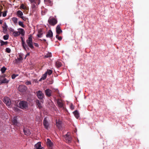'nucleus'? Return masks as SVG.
I'll return each instance as SVG.
<instances>
[{
    "mask_svg": "<svg viewBox=\"0 0 149 149\" xmlns=\"http://www.w3.org/2000/svg\"><path fill=\"white\" fill-rule=\"evenodd\" d=\"M43 40L45 42H46V40L45 39H43Z\"/></svg>",
    "mask_w": 149,
    "mask_h": 149,
    "instance_id": "5fc2aeb1",
    "label": "nucleus"
},
{
    "mask_svg": "<svg viewBox=\"0 0 149 149\" xmlns=\"http://www.w3.org/2000/svg\"><path fill=\"white\" fill-rule=\"evenodd\" d=\"M17 14L18 17H20L23 15V13L21 10H18L17 13Z\"/></svg>",
    "mask_w": 149,
    "mask_h": 149,
    "instance_id": "412c9836",
    "label": "nucleus"
},
{
    "mask_svg": "<svg viewBox=\"0 0 149 149\" xmlns=\"http://www.w3.org/2000/svg\"><path fill=\"white\" fill-rule=\"evenodd\" d=\"M12 34L13 36L16 37L19 36L20 35V33L19 32H18V31H14Z\"/></svg>",
    "mask_w": 149,
    "mask_h": 149,
    "instance_id": "393cba45",
    "label": "nucleus"
},
{
    "mask_svg": "<svg viewBox=\"0 0 149 149\" xmlns=\"http://www.w3.org/2000/svg\"><path fill=\"white\" fill-rule=\"evenodd\" d=\"M46 36L47 38H51L53 37V33L51 30H49L46 34Z\"/></svg>",
    "mask_w": 149,
    "mask_h": 149,
    "instance_id": "f3484780",
    "label": "nucleus"
},
{
    "mask_svg": "<svg viewBox=\"0 0 149 149\" xmlns=\"http://www.w3.org/2000/svg\"><path fill=\"white\" fill-rule=\"evenodd\" d=\"M52 56V54L51 53H48L45 55V58L51 57Z\"/></svg>",
    "mask_w": 149,
    "mask_h": 149,
    "instance_id": "f704fd0d",
    "label": "nucleus"
},
{
    "mask_svg": "<svg viewBox=\"0 0 149 149\" xmlns=\"http://www.w3.org/2000/svg\"><path fill=\"white\" fill-rule=\"evenodd\" d=\"M41 101H40L38 100H36V102L38 107L40 109L42 107V100L43 101V100H41Z\"/></svg>",
    "mask_w": 149,
    "mask_h": 149,
    "instance_id": "6e6552de",
    "label": "nucleus"
},
{
    "mask_svg": "<svg viewBox=\"0 0 149 149\" xmlns=\"http://www.w3.org/2000/svg\"><path fill=\"white\" fill-rule=\"evenodd\" d=\"M49 125V123L47 120V118H45L43 120V125L45 128L46 129H48Z\"/></svg>",
    "mask_w": 149,
    "mask_h": 149,
    "instance_id": "9d476101",
    "label": "nucleus"
},
{
    "mask_svg": "<svg viewBox=\"0 0 149 149\" xmlns=\"http://www.w3.org/2000/svg\"><path fill=\"white\" fill-rule=\"evenodd\" d=\"M20 18H21L24 21H26L28 19L27 18L23 16V15Z\"/></svg>",
    "mask_w": 149,
    "mask_h": 149,
    "instance_id": "4c0bfd02",
    "label": "nucleus"
},
{
    "mask_svg": "<svg viewBox=\"0 0 149 149\" xmlns=\"http://www.w3.org/2000/svg\"><path fill=\"white\" fill-rule=\"evenodd\" d=\"M31 3H34L36 4L37 1H38V4H39L40 3V0H29Z\"/></svg>",
    "mask_w": 149,
    "mask_h": 149,
    "instance_id": "a878e982",
    "label": "nucleus"
},
{
    "mask_svg": "<svg viewBox=\"0 0 149 149\" xmlns=\"http://www.w3.org/2000/svg\"><path fill=\"white\" fill-rule=\"evenodd\" d=\"M40 40H41V41H42V40L41 39H40Z\"/></svg>",
    "mask_w": 149,
    "mask_h": 149,
    "instance_id": "4d7b16f0",
    "label": "nucleus"
},
{
    "mask_svg": "<svg viewBox=\"0 0 149 149\" xmlns=\"http://www.w3.org/2000/svg\"><path fill=\"white\" fill-rule=\"evenodd\" d=\"M0 43H1V46H2L4 45H6L8 43V42L7 41L6 42H4L3 41L1 40H0Z\"/></svg>",
    "mask_w": 149,
    "mask_h": 149,
    "instance_id": "cd10ccee",
    "label": "nucleus"
},
{
    "mask_svg": "<svg viewBox=\"0 0 149 149\" xmlns=\"http://www.w3.org/2000/svg\"><path fill=\"white\" fill-rule=\"evenodd\" d=\"M48 22L50 25L54 26L57 23V21L54 17H50L48 20Z\"/></svg>",
    "mask_w": 149,
    "mask_h": 149,
    "instance_id": "7ed1b4c3",
    "label": "nucleus"
},
{
    "mask_svg": "<svg viewBox=\"0 0 149 149\" xmlns=\"http://www.w3.org/2000/svg\"><path fill=\"white\" fill-rule=\"evenodd\" d=\"M32 37L31 36L29 37L28 39L26 40V42L27 45L28 47H29L31 49H33L34 47L33 46V42H32Z\"/></svg>",
    "mask_w": 149,
    "mask_h": 149,
    "instance_id": "f03ea898",
    "label": "nucleus"
},
{
    "mask_svg": "<svg viewBox=\"0 0 149 149\" xmlns=\"http://www.w3.org/2000/svg\"><path fill=\"white\" fill-rule=\"evenodd\" d=\"M6 70V68L4 66L1 69V71L2 73H3Z\"/></svg>",
    "mask_w": 149,
    "mask_h": 149,
    "instance_id": "7c9ffc66",
    "label": "nucleus"
},
{
    "mask_svg": "<svg viewBox=\"0 0 149 149\" xmlns=\"http://www.w3.org/2000/svg\"><path fill=\"white\" fill-rule=\"evenodd\" d=\"M18 107L19 108L23 109H27L28 107V102L25 101H20L19 102Z\"/></svg>",
    "mask_w": 149,
    "mask_h": 149,
    "instance_id": "f257e3e1",
    "label": "nucleus"
},
{
    "mask_svg": "<svg viewBox=\"0 0 149 149\" xmlns=\"http://www.w3.org/2000/svg\"><path fill=\"white\" fill-rule=\"evenodd\" d=\"M6 12L7 11H4V13L3 14V17H5L6 15Z\"/></svg>",
    "mask_w": 149,
    "mask_h": 149,
    "instance_id": "49530a36",
    "label": "nucleus"
},
{
    "mask_svg": "<svg viewBox=\"0 0 149 149\" xmlns=\"http://www.w3.org/2000/svg\"><path fill=\"white\" fill-rule=\"evenodd\" d=\"M9 36L8 34H6L3 36V38L5 40H7L8 39Z\"/></svg>",
    "mask_w": 149,
    "mask_h": 149,
    "instance_id": "c9c22d12",
    "label": "nucleus"
},
{
    "mask_svg": "<svg viewBox=\"0 0 149 149\" xmlns=\"http://www.w3.org/2000/svg\"><path fill=\"white\" fill-rule=\"evenodd\" d=\"M44 1L45 2L48 3L49 5L51 6L52 5V1L50 0H45Z\"/></svg>",
    "mask_w": 149,
    "mask_h": 149,
    "instance_id": "2f4dec72",
    "label": "nucleus"
},
{
    "mask_svg": "<svg viewBox=\"0 0 149 149\" xmlns=\"http://www.w3.org/2000/svg\"><path fill=\"white\" fill-rule=\"evenodd\" d=\"M56 65L57 68L60 67L62 65V63L59 61H57L56 63Z\"/></svg>",
    "mask_w": 149,
    "mask_h": 149,
    "instance_id": "b1692460",
    "label": "nucleus"
},
{
    "mask_svg": "<svg viewBox=\"0 0 149 149\" xmlns=\"http://www.w3.org/2000/svg\"><path fill=\"white\" fill-rule=\"evenodd\" d=\"M52 92V91L49 89H47L45 91V93L46 95L48 97H50L51 96Z\"/></svg>",
    "mask_w": 149,
    "mask_h": 149,
    "instance_id": "9b49d317",
    "label": "nucleus"
},
{
    "mask_svg": "<svg viewBox=\"0 0 149 149\" xmlns=\"http://www.w3.org/2000/svg\"><path fill=\"white\" fill-rule=\"evenodd\" d=\"M10 31L11 32H13V33L14 32V31H14V29H11V30H10Z\"/></svg>",
    "mask_w": 149,
    "mask_h": 149,
    "instance_id": "603ef678",
    "label": "nucleus"
},
{
    "mask_svg": "<svg viewBox=\"0 0 149 149\" xmlns=\"http://www.w3.org/2000/svg\"><path fill=\"white\" fill-rule=\"evenodd\" d=\"M19 31L18 32H19L20 34H21L22 36H24V35L25 32L24 30L22 29H19Z\"/></svg>",
    "mask_w": 149,
    "mask_h": 149,
    "instance_id": "4be33fe9",
    "label": "nucleus"
},
{
    "mask_svg": "<svg viewBox=\"0 0 149 149\" xmlns=\"http://www.w3.org/2000/svg\"><path fill=\"white\" fill-rule=\"evenodd\" d=\"M38 34L37 35L38 37L39 38H41L42 35V29H39L38 31Z\"/></svg>",
    "mask_w": 149,
    "mask_h": 149,
    "instance_id": "6ab92c4d",
    "label": "nucleus"
},
{
    "mask_svg": "<svg viewBox=\"0 0 149 149\" xmlns=\"http://www.w3.org/2000/svg\"><path fill=\"white\" fill-rule=\"evenodd\" d=\"M47 73H45L44 74L42 75V77L40 79L41 80H45L46 79V78L47 76Z\"/></svg>",
    "mask_w": 149,
    "mask_h": 149,
    "instance_id": "c756f323",
    "label": "nucleus"
},
{
    "mask_svg": "<svg viewBox=\"0 0 149 149\" xmlns=\"http://www.w3.org/2000/svg\"><path fill=\"white\" fill-rule=\"evenodd\" d=\"M1 13H0V17H1Z\"/></svg>",
    "mask_w": 149,
    "mask_h": 149,
    "instance_id": "6e6d98bb",
    "label": "nucleus"
},
{
    "mask_svg": "<svg viewBox=\"0 0 149 149\" xmlns=\"http://www.w3.org/2000/svg\"><path fill=\"white\" fill-rule=\"evenodd\" d=\"M52 72V71L51 70H47V71L45 72L47 73L49 75H50Z\"/></svg>",
    "mask_w": 149,
    "mask_h": 149,
    "instance_id": "473e14b6",
    "label": "nucleus"
},
{
    "mask_svg": "<svg viewBox=\"0 0 149 149\" xmlns=\"http://www.w3.org/2000/svg\"><path fill=\"white\" fill-rule=\"evenodd\" d=\"M56 34H59L62 32V31L61 29L60 25H58L56 28Z\"/></svg>",
    "mask_w": 149,
    "mask_h": 149,
    "instance_id": "4468645a",
    "label": "nucleus"
},
{
    "mask_svg": "<svg viewBox=\"0 0 149 149\" xmlns=\"http://www.w3.org/2000/svg\"><path fill=\"white\" fill-rule=\"evenodd\" d=\"M61 121H59L57 122H56V125L57 127H58V128H60L61 127Z\"/></svg>",
    "mask_w": 149,
    "mask_h": 149,
    "instance_id": "bb28decb",
    "label": "nucleus"
},
{
    "mask_svg": "<svg viewBox=\"0 0 149 149\" xmlns=\"http://www.w3.org/2000/svg\"><path fill=\"white\" fill-rule=\"evenodd\" d=\"M1 81L2 82V84H7L9 82V81L7 80V79L6 78H5L3 80H2Z\"/></svg>",
    "mask_w": 149,
    "mask_h": 149,
    "instance_id": "c85d7f7f",
    "label": "nucleus"
},
{
    "mask_svg": "<svg viewBox=\"0 0 149 149\" xmlns=\"http://www.w3.org/2000/svg\"><path fill=\"white\" fill-rule=\"evenodd\" d=\"M47 145L50 148H52L53 146V144L49 139H47Z\"/></svg>",
    "mask_w": 149,
    "mask_h": 149,
    "instance_id": "ddd939ff",
    "label": "nucleus"
},
{
    "mask_svg": "<svg viewBox=\"0 0 149 149\" xmlns=\"http://www.w3.org/2000/svg\"><path fill=\"white\" fill-rule=\"evenodd\" d=\"M6 51L7 53H10L11 52V49L9 48H7L6 49Z\"/></svg>",
    "mask_w": 149,
    "mask_h": 149,
    "instance_id": "ea45409f",
    "label": "nucleus"
},
{
    "mask_svg": "<svg viewBox=\"0 0 149 149\" xmlns=\"http://www.w3.org/2000/svg\"><path fill=\"white\" fill-rule=\"evenodd\" d=\"M32 8L33 10H36V6L35 4H33L32 6Z\"/></svg>",
    "mask_w": 149,
    "mask_h": 149,
    "instance_id": "37998d69",
    "label": "nucleus"
},
{
    "mask_svg": "<svg viewBox=\"0 0 149 149\" xmlns=\"http://www.w3.org/2000/svg\"><path fill=\"white\" fill-rule=\"evenodd\" d=\"M12 123L13 125H15L17 126H19V124L17 121L16 117H14L12 120Z\"/></svg>",
    "mask_w": 149,
    "mask_h": 149,
    "instance_id": "2eb2a0df",
    "label": "nucleus"
},
{
    "mask_svg": "<svg viewBox=\"0 0 149 149\" xmlns=\"http://www.w3.org/2000/svg\"><path fill=\"white\" fill-rule=\"evenodd\" d=\"M25 84L26 85H31V83L30 81H27L25 82Z\"/></svg>",
    "mask_w": 149,
    "mask_h": 149,
    "instance_id": "c03bdc74",
    "label": "nucleus"
},
{
    "mask_svg": "<svg viewBox=\"0 0 149 149\" xmlns=\"http://www.w3.org/2000/svg\"><path fill=\"white\" fill-rule=\"evenodd\" d=\"M12 20L15 24H17V18L15 17H13L12 18Z\"/></svg>",
    "mask_w": 149,
    "mask_h": 149,
    "instance_id": "5701e85b",
    "label": "nucleus"
},
{
    "mask_svg": "<svg viewBox=\"0 0 149 149\" xmlns=\"http://www.w3.org/2000/svg\"><path fill=\"white\" fill-rule=\"evenodd\" d=\"M23 132L25 135L27 136L31 134V132L27 128H24L23 129Z\"/></svg>",
    "mask_w": 149,
    "mask_h": 149,
    "instance_id": "dca6fc26",
    "label": "nucleus"
},
{
    "mask_svg": "<svg viewBox=\"0 0 149 149\" xmlns=\"http://www.w3.org/2000/svg\"><path fill=\"white\" fill-rule=\"evenodd\" d=\"M21 39L22 41V46L24 49L26 51H27L28 50H29V48L25 43V42L24 40L23 37H21Z\"/></svg>",
    "mask_w": 149,
    "mask_h": 149,
    "instance_id": "423d86ee",
    "label": "nucleus"
},
{
    "mask_svg": "<svg viewBox=\"0 0 149 149\" xmlns=\"http://www.w3.org/2000/svg\"><path fill=\"white\" fill-rule=\"evenodd\" d=\"M56 38L59 40H61L62 39V37L61 36H59V34H56Z\"/></svg>",
    "mask_w": 149,
    "mask_h": 149,
    "instance_id": "e433bc0d",
    "label": "nucleus"
},
{
    "mask_svg": "<svg viewBox=\"0 0 149 149\" xmlns=\"http://www.w3.org/2000/svg\"><path fill=\"white\" fill-rule=\"evenodd\" d=\"M17 60L19 61H20L22 60V57L21 56V55H19V57L17 58Z\"/></svg>",
    "mask_w": 149,
    "mask_h": 149,
    "instance_id": "79ce46f5",
    "label": "nucleus"
},
{
    "mask_svg": "<svg viewBox=\"0 0 149 149\" xmlns=\"http://www.w3.org/2000/svg\"><path fill=\"white\" fill-rule=\"evenodd\" d=\"M70 108L72 110H73L74 109V106L72 104H70Z\"/></svg>",
    "mask_w": 149,
    "mask_h": 149,
    "instance_id": "a18cd8bd",
    "label": "nucleus"
},
{
    "mask_svg": "<svg viewBox=\"0 0 149 149\" xmlns=\"http://www.w3.org/2000/svg\"><path fill=\"white\" fill-rule=\"evenodd\" d=\"M34 45L36 47H38V46H39L38 44L37 43L34 42Z\"/></svg>",
    "mask_w": 149,
    "mask_h": 149,
    "instance_id": "de8ad7c7",
    "label": "nucleus"
},
{
    "mask_svg": "<svg viewBox=\"0 0 149 149\" xmlns=\"http://www.w3.org/2000/svg\"><path fill=\"white\" fill-rule=\"evenodd\" d=\"M36 95L38 98L40 100H43V98L44 97V93L42 91H38L36 93Z\"/></svg>",
    "mask_w": 149,
    "mask_h": 149,
    "instance_id": "39448f33",
    "label": "nucleus"
},
{
    "mask_svg": "<svg viewBox=\"0 0 149 149\" xmlns=\"http://www.w3.org/2000/svg\"><path fill=\"white\" fill-rule=\"evenodd\" d=\"M65 139L67 143H70L71 142L72 138L70 136H69L67 134L65 137Z\"/></svg>",
    "mask_w": 149,
    "mask_h": 149,
    "instance_id": "f8f14e48",
    "label": "nucleus"
},
{
    "mask_svg": "<svg viewBox=\"0 0 149 149\" xmlns=\"http://www.w3.org/2000/svg\"><path fill=\"white\" fill-rule=\"evenodd\" d=\"M34 147L36 149H42L40 142H38L37 144H35L34 146Z\"/></svg>",
    "mask_w": 149,
    "mask_h": 149,
    "instance_id": "a211bd4d",
    "label": "nucleus"
},
{
    "mask_svg": "<svg viewBox=\"0 0 149 149\" xmlns=\"http://www.w3.org/2000/svg\"><path fill=\"white\" fill-rule=\"evenodd\" d=\"M20 7L22 9H25L26 8V7L23 4H22L20 6Z\"/></svg>",
    "mask_w": 149,
    "mask_h": 149,
    "instance_id": "58836bf2",
    "label": "nucleus"
},
{
    "mask_svg": "<svg viewBox=\"0 0 149 149\" xmlns=\"http://www.w3.org/2000/svg\"><path fill=\"white\" fill-rule=\"evenodd\" d=\"M27 89V87L24 85H20L18 88V90L21 92L24 93L26 92Z\"/></svg>",
    "mask_w": 149,
    "mask_h": 149,
    "instance_id": "20e7f679",
    "label": "nucleus"
},
{
    "mask_svg": "<svg viewBox=\"0 0 149 149\" xmlns=\"http://www.w3.org/2000/svg\"><path fill=\"white\" fill-rule=\"evenodd\" d=\"M2 84V81L1 80H0V85Z\"/></svg>",
    "mask_w": 149,
    "mask_h": 149,
    "instance_id": "864d4df0",
    "label": "nucleus"
},
{
    "mask_svg": "<svg viewBox=\"0 0 149 149\" xmlns=\"http://www.w3.org/2000/svg\"><path fill=\"white\" fill-rule=\"evenodd\" d=\"M18 76V74H13L12 75V79H14L16 77Z\"/></svg>",
    "mask_w": 149,
    "mask_h": 149,
    "instance_id": "a19ab883",
    "label": "nucleus"
},
{
    "mask_svg": "<svg viewBox=\"0 0 149 149\" xmlns=\"http://www.w3.org/2000/svg\"><path fill=\"white\" fill-rule=\"evenodd\" d=\"M18 24L19 25L22 26L23 28H24L25 25L23 24V22L21 21H19L18 22Z\"/></svg>",
    "mask_w": 149,
    "mask_h": 149,
    "instance_id": "72a5a7b5",
    "label": "nucleus"
},
{
    "mask_svg": "<svg viewBox=\"0 0 149 149\" xmlns=\"http://www.w3.org/2000/svg\"><path fill=\"white\" fill-rule=\"evenodd\" d=\"M7 26L6 25H5V27L4 28L3 27V28L4 29H5L6 30H7Z\"/></svg>",
    "mask_w": 149,
    "mask_h": 149,
    "instance_id": "8fccbe9b",
    "label": "nucleus"
},
{
    "mask_svg": "<svg viewBox=\"0 0 149 149\" xmlns=\"http://www.w3.org/2000/svg\"><path fill=\"white\" fill-rule=\"evenodd\" d=\"M3 102L7 105L10 106L11 104L10 99L8 97H5L3 98Z\"/></svg>",
    "mask_w": 149,
    "mask_h": 149,
    "instance_id": "0eeeda50",
    "label": "nucleus"
},
{
    "mask_svg": "<svg viewBox=\"0 0 149 149\" xmlns=\"http://www.w3.org/2000/svg\"><path fill=\"white\" fill-rule=\"evenodd\" d=\"M57 103L59 107L60 108H63V109H64L63 107V104L62 100L61 99H58L57 100Z\"/></svg>",
    "mask_w": 149,
    "mask_h": 149,
    "instance_id": "1a4fd4ad",
    "label": "nucleus"
},
{
    "mask_svg": "<svg viewBox=\"0 0 149 149\" xmlns=\"http://www.w3.org/2000/svg\"><path fill=\"white\" fill-rule=\"evenodd\" d=\"M73 113L74 114L75 117L77 119H78L79 117V114L78 111H77L76 110L74 112H73Z\"/></svg>",
    "mask_w": 149,
    "mask_h": 149,
    "instance_id": "aec40b11",
    "label": "nucleus"
},
{
    "mask_svg": "<svg viewBox=\"0 0 149 149\" xmlns=\"http://www.w3.org/2000/svg\"><path fill=\"white\" fill-rule=\"evenodd\" d=\"M2 22H3L2 20L0 19V24H2Z\"/></svg>",
    "mask_w": 149,
    "mask_h": 149,
    "instance_id": "3c124183",
    "label": "nucleus"
},
{
    "mask_svg": "<svg viewBox=\"0 0 149 149\" xmlns=\"http://www.w3.org/2000/svg\"><path fill=\"white\" fill-rule=\"evenodd\" d=\"M29 54H30L29 53H27V54H26V55H25V58H24V59H25L26 58V57H27V56H29Z\"/></svg>",
    "mask_w": 149,
    "mask_h": 149,
    "instance_id": "09e8293b",
    "label": "nucleus"
}]
</instances>
